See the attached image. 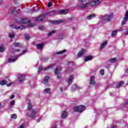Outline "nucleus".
Masks as SVG:
<instances>
[{"label": "nucleus", "instance_id": "13d9d810", "mask_svg": "<svg viewBox=\"0 0 128 128\" xmlns=\"http://www.w3.org/2000/svg\"><path fill=\"white\" fill-rule=\"evenodd\" d=\"M2 2V0H0V2Z\"/></svg>", "mask_w": 128, "mask_h": 128}, {"label": "nucleus", "instance_id": "603ef678", "mask_svg": "<svg viewBox=\"0 0 128 128\" xmlns=\"http://www.w3.org/2000/svg\"><path fill=\"white\" fill-rule=\"evenodd\" d=\"M125 104L126 106H128V100L125 102Z\"/></svg>", "mask_w": 128, "mask_h": 128}, {"label": "nucleus", "instance_id": "a211bd4d", "mask_svg": "<svg viewBox=\"0 0 128 128\" xmlns=\"http://www.w3.org/2000/svg\"><path fill=\"white\" fill-rule=\"evenodd\" d=\"M94 58V57L90 56L85 57L84 60V62H88V60H92Z\"/></svg>", "mask_w": 128, "mask_h": 128}, {"label": "nucleus", "instance_id": "a19ab883", "mask_svg": "<svg viewBox=\"0 0 128 128\" xmlns=\"http://www.w3.org/2000/svg\"><path fill=\"white\" fill-rule=\"evenodd\" d=\"M25 38L28 40H30V36L28 34H25Z\"/></svg>", "mask_w": 128, "mask_h": 128}, {"label": "nucleus", "instance_id": "bb28decb", "mask_svg": "<svg viewBox=\"0 0 128 128\" xmlns=\"http://www.w3.org/2000/svg\"><path fill=\"white\" fill-rule=\"evenodd\" d=\"M128 19H126V18H124L122 22V26H124L126 24V22H128Z\"/></svg>", "mask_w": 128, "mask_h": 128}, {"label": "nucleus", "instance_id": "c756f323", "mask_svg": "<svg viewBox=\"0 0 128 128\" xmlns=\"http://www.w3.org/2000/svg\"><path fill=\"white\" fill-rule=\"evenodd\" d=\"M66 52V50H62V51H60L58 52H56V54H64V52Z\"/></svg>", "mask_w": 128, "mask_h": 128}, {"label": "nucleus", "instance_id": "f8f14e48", "mask_svg": "<svg viewBox=\"0 0 128 128\" xmlns=\"http://www.w3.org/2000/svg\"><path fill=\"white\" fill-rule=\"evenodd\" d=\"M56 64H52L49 66L45 67L44 68H43V70H50V68H54L56 66Z\"/></svg>", "mask_w": 128, "mask_h": 128}, {"label": "nucleus", "instance_id": "20e7f679", "mask_svg": "<svg viewBox=\"0 0 128 128\" xmlns=\"http://www.w3.org/2000/svg\"><path fill=\"white\" fill-rule=\"evenodd\" d=\"M68 12V10H60L58 12L51 11L49 12L48 14L49 16H56V14H66Z\"/></svg>", "mask_w": 128, "mask_h": 128}, {"label": "nucleus", "instance_id": "37998d69", "mask_svg": "<svg viewBox=\"0 0 128 128\" xmlns=\"http://www.w3.org/2000/svg\"><path fill=\"white\" fill-rule=\"evenodd\" d=\"M38 29H39V30H44V26H38Z\"/></svg>", "mask_w": 128, "mask_h": 128}, {"label": "nucleus", "instance_id": "7ed1b4c3", "mask_svg": "<svg viewBox=\"0 0 128 128\" xmlns=\"http://www.w3.org/2000/svg\"><path fill=\"white\" fill-rule=\"evenodd\" d=\"M27 52H28V50H23L22 52L20 54H18V55L15 56H11L8 60V62H14L16 60H18V56H21L24 54H26Z\"/></svg>", "mask_w": 128, "mask_h": 128}, {"label": "nucleus", "instance_id": "5701e85b", "mask_svg": "<svg viewBox=\"0 0 128 128\" xmlns=\"http://www.w3.org/2000/svg\"><path fill=\"white\" fill-rule=\"evenodd\" d=\"M124 84V81H120L117 85H116V88H120L122 84Z\"/></svg>", "mask_w": 128, "mask_h": 128}, {"label": "nucleus", "instance_id": "7c9ffc66", "mask_svg": "<svg viewBox=\"0 0 128 128\" xmlns=\"http://www.w3.org/2000/svg\"><path fill=\"white\" fill-rule=\"evenodd\" d=\"M32 104L30 102H29L28 103V110H32Z\"/></svg>", "mask_w": 128, "mask_h": 128}, {"label": "nucleus", "instance_id": "052dcab7", "mask_svg": "<svg viewBox=\"0 0 128 128\" xmlns=\"http://www.w3.org/2000/svg\"><path fill=\"white\" fill-rule=\"evenodd\" d=\"M110 94V96H112V94Z\"/></svg>", "mask_w": 128, "mask_h": 128}, {"label": "nucleus", "instance_id": "6ab92c4d", "mask_svg": "<svg viewBox=\"0 0 128 128\" xmlns=\"http://www.w3.org/2000/svg\"><path fill=\"white\" fill-rule=\"evenodd\" d=\"M44 43H40L39 44H37L36 48H38V50H42L44 48Z\"/></svg>", "mask_w": 128, "mask_h": 128}, {"label": "nucleus", "instance_id": "9d476101", "mask_svg": "<svg viewBox=\"0 0 128 128\" xmlns=\"http://www.w3.org/2000/svg\"><path fill=\"white\" fill-rule=\"evenodd\" d=\"M106 44H108V40L103 42L100 45V50H102L106 46Z\"/></svg>", "mask_w": 128, "mask_h": 128}, {"label": "nucleus", "instance_id": "f704fd0d", "mask_svg": "<svg viewBox=\"0 0 128 128\" xmlns=\"http://www.w3.org/2000/svg\"><path fill=\"white\" fill-rule=\"evenodd\" d=\"M14 46L16 48H18V46H20V42H16L14 43Z\"/></svg>", "mask_w": 128, "mask_h": 128}, {"label": "nucleus", "instance_id": "5fc2aeb1", "mask_svg": "<svg viewBox=\"0 0 128 128\" xmlns=\"http://www.w3.org/2000/svg\"><path fill=\"white\" fill-rule=\"evenodd\" d=\"M116 126H113L111 127V128H116Z\"/></svg>", "mask_w": 128, "mask_h": 128}, {"label": "nucleus", "instance_id": "423d86ee", "mask_svg": "<svg viewBox=\"0 0 128 128\" xmlns=\"http://www.w3.org/2000/svg\"><path fill=\"white\" fill-rule=\"evenodd\" d=\"M86 110V106H77L74 108V112H82Z\"/></svg>", "mask_w": 128, "mask_h": 128}, {"label": "nucleus", "instance_id": "58836bf2", "mask_svg": "<svg viewBox=\"0 0 128 128\" xmlns=\"http://www.w3.org/2000/svg\"><path fill=\"white\" fill-rule=\"evenodd\" d=\"M100 74H102V76H104V70L102 69L100 70Z\"/></svg>", "mask_w": 128, "mask_h": 128}, {"label": "nucleus", "instance_id": "c03bdc74", "mask_svg": "<svg viewBox=\"0 0 128 128\" xmlns=\"http://www.w3.org/2000/svg\"><path fill=\"white\" fill-rule=\"evenodd\" d=\"M52 2H49L48 5V8H50V6H52Z\"/></svg>", "mask_w": 128, "mask_h": 128}, {"label": "nucleus", "instance_id": "79ce46f5", "mask_svg": "<svg viewBox=\"0 0 128 128\" xmlns=\"http://www.w3.org/2000/svg\"><path fill=\"white\" fill-rule=\"evenodd\" d=\"M59 38H60V40H64V35L63 34H60L59 35Z\"/></svg>", "mask_w": 128, "mask_h": 128}, {"label": "nucleus", "instance_id": "a878e982", "mask_svg": "<svg viewBox=\"0 0 128 128\" xmlns=\"http://www.w3.org/2000/svg\"><path fill=\"white\" fill-rule=\"evenodd\" d=\"M116 34H118V31L116 30H114L112 32L111 36H116Z\"/></svg>", "mask_w": 128, "mask_h": 128}, {"label": "nucleus", "instance_id": "e433bc0d", "mask_svg": "<svg viewBox=\"0 0 128 128\" xmlns=\"http://www.w3.org/2000/svg\"><path fill=\"white\" fill-rule=\"evenodd\" d=\"M117 30V32H122L124 30V28L122 27H120V28L116 30Z\"/></svg>", "mask_w": 128, "mask_h": 128}, {"label": "nucleus", "instance_id": "b1692460", "mask_svg": "<svg viewBox=\"0 0 128 128\" xmlns=\"http://www.w3.org/2000/svg\"><path fill=\"white\" fill-rule=\"evenodd\" d=\"M5 50H6V46H0V52H4Z\"/></svg>", "mask_w": 128, "mask_h": 128}, {"label": "nucleus", "instance_id": "a18cd8bd", "mask_svg": "<svg viewBox=\"0 0 128 128\" xmlns=\"http://www.w3.org/2000/svg\"><path fill=\"white\" fill-rule=\"evenodd\" d=\"M24 126H25V124H23L20 126L19 128H24Z\"/></svg>", "mask_w": 128, "mask_h": 128}, {"label": "nucleus", "instance_id": "473e14b6", "mask_svg": "<svg viewBox=\"0 0 128 128\" xmlns=\"http://www.w3.org/2000/svg\"><path fill=\"white\" fill-rule=\"evenodd\" d=\"M18 118V116L16 114H12L11 115V118H13L14 120H16Z\"/></svg>", "mask_w": 128, "mask_h": 128}, {"label": "nucleus", "instance_id": "6e6d98bb", "mask_svg": "<svg viewBox=\"0 0 128 128\" xmlns=\"http://www.w3.org/2000/svg\"><path fill=\"white\" fill-rule=\"evenodd\" d=\"M60 92H62V88H60Z\"/></svg>", "mask_w": 128, "mask_h": 128}, {"label": "nucleus", "instance_id": "72a5a7b5", "mask_svg": "<svg viewBox=\"0 0 128 128\" xmlns=\"http://www.w3.org/2000/svg\"><path fill=\"white\" fill-rule=\"evenodd\" d=\"M9 36L10 38H14V33H10L9 34Z\"/></svg>", "mask_w": 128, "mask_h": 128}, {"label": "nucleus", "instance_id": "4d7b16f0", "mask_svg": "<svg viewBox=\"0 0 128 128\" xmlns=\"http://www.w3.org/2000/svg\"><path fill=\"white\" fill-rule=\"evenodd\" d=\"M52 128H56V126H54V127H52Z\"/></svg>", "mask_w": 128, "mask_h": 128}, {"label": "nucleus", "instance_id": "393cba45", "mask_svg": "<svg viewBox=\"0 0 128 128\" xmlns=\"http://www.w3.org/2000/svg\"><path fill=\"white\" fill-rule=\"evenodd\" d=\"M6 80H2L0 81V86H6Z\"/></svg>", "mask_w": 128, "mask_h": 128}, {"label": "nucleus", "instance_id": "9b49d317", "mask_svg": "<svg viewBox=\"0 0 128 128\" xmlns=\"http://www.w3.org/2000/svg\"><path fill=\"white\" fill-rule=\"evenodd\" d=\"M74 77L73 76H70L68 78V80L67 81L68 86H70L72 84V82L74 80Z\"/></svg>", "mask_w": 128, "mask_h": 128}, {"label": "nucleus", "instance_id": "09e8293b", "mask_svg": "<svg viewBox=\"0 0 128 128\" xmlns=\"http://www.w3.org/2000/svg\"><path fill=\"white\" fill-rule=\"evenodd\" d=\"M125 72H126V74H128V68L125 69Z\"/></svg>", "mask_w": 128, "mask_h": 128}, {"label": "nucleus", "instance_id": "6e6552de", "mask_svg": "<svg viewBox=\"0 0 128 128\" xmlns=\"http://www.w3.org/2000/svg\"><path fill=\"white\" fill-rule=\"evenodd\" d=\"M62 70V68H57L54 71V74L57 76V78H60L62 76L60 74V72Z\"/></svg>", "mask_w": 128, "mask_h": 128}, {"label": "nucleus", "instance_id": "412c9836", "mask_svg": "<svg viewBox=\"0 0 128 128\" xmlns=\"http://www.w3.org/2000/svg\"><path fill=\"white\" fill-rule=\"evenodd\" d=\"M10 14H16L18 12L16 11V8H12L9 10Z\"/></svg>", "mask_w": 128, "mask_h": 128}, {"label": "nucleus", "instance_id": "2eb2a0df", "mask_svg": "<svg viewBox=\"0 0 128 128\" xmlns=\"http://www.w3.org/2000/svg\"><path fill=\"white\" fill-rule=\"evenodd\" d=\"M90 84H96V81H94V76H92L90 77Z\"/></svg>", "mask_w": 128, "mask_h": 128}, {"label": "nucleus", "instance_id": "c85d7f7f", "mask_svg": "<svg viewBox=\"0 0 128 128\" xmlns=\"http://www.w3.org/2000/svg\"><path fill=\"white\" fill-rule=\"evenodd\" d=\"M56 32V30H53L50 32H48V36H52V34H54Z\"/></svg>", "mask_w": 128, "mask_h": 128}, {"label": "nucleus", "instance_id": "39448f33", "mask_svg": "<svg viewBox=\"0 0 128 128\" xmlns=\"http://www.w3.org/2000/svg\"><path fill=\"white\" fill-rule=\"evenodd\" d=\"M112 18H114V14H110L101 16L100 17V18H101L102 20H104V22H110Z\"/></svg>", "mask_w": 128, "mask_h": 128}, {"label": "nucleus", "instance_id": "bf43d9fd", "mask_svg": "<svg viewBox=\"0 0 128 128\" xmlns=\"http://www.w3.org/2000/svg\"><path fill=\"white\" fill-rule=\"evenodd\" d=\"M1 106L0 103V106Z\"/></svg>", "mask_w": 128, "mask_h": 128}, {"label": "nucleus", "instance_id": "ddd939ff", "mask_svg": "<svg viewBox=\"0 0 128 128\" xmlns=\"http://www.w3.org/2000/svg\"><path fill=\"white\" fill-rule=\"evenodd\" d=\"M24 78H26V76L24 74H20L18 76V80L20 82H24Z\"/></svg>", "mask_w": 128, "mask_h": 128}, {"label": "nucleus", "instance_id": "ea45409f", "mask_svg": "<svg viewBox=\"0 0 128 128\" xmlns=\"http://www.w3.org/2000/svg\"><path fill=\"white\" fill-rule=\"evenodd\" d=\"M124 18L128 20V10L126 12L125 14V17Z\"/></svg>", "mask_w": 128, "mask_h": 128}, {"label": "nucleus", "instance_id": "2f4dec72", "mask_svg": "<svg viewBox=\"0 0 128 128\" xmlns=\"http://www.w3.org/2000/svg\"><path fill=\"white\" fill-rule=\"evenodd\" d=\"M116 60H116V58H112L110 60V62L112 63V62H116Z\"/></svg>", "mask_w": 128, "mask_h": 128}, {"label": "nucleus", "instance_id": "dca6fc26", "mask_svg": "<svg viewBox=\"0 0 128 128\" xmlns=\"http://www.w3.org/2000/svg\"><path fill=\"white\" fill-rule=\"evenodd\" d=\"M63 22L64 21L62 20L51 21V23L53 24H62V22Z\"/></svg>", "mask_w": 128, "mask_h": 128}, {"label": "nucleus", "instance_id": "1a4fd4ad", "mask_svg": "<svg viewBox=\"0 0 128 128\" xmlns=\"http://www.w3.org/2000/svg\"><path fill=\"white\" fill-rule=\"evenodd\" d=\"M47 16L46 14H44L40 16L39 17L36 18H35V22H42V20H44V16Z\"/></svg>", "mask_w": 128, "mask_h": 128}, {"label": "nucleus", "instance_id": "4c0bfd02", "mask_svg": "<svg viewBox=\"0 0 128 128\" xmlns=\"http://www.w3.org/2000/svg\"><path fill=\"white\" fill-rule=\"evenodd\" d=\"M14 104H16V102L12 100L10 102V106H14Z\"/></svg>", "mask_w": 128, "mask_h": 128}, {"label": "nucleus", "instance_id": "aec40b11", "mask_svg": "<svg viewBox=\"0 0 128 128\" xmlns=\"http://www.w3.org/2000/svg\"><path fill=\"white\" fill-rule=\"evenodd\" d=\"M48 80H50V77L48 76H46L42 81V84H48Z\"/></svg>", "mask_w": 128, "mask_h": 128}, {"label": "nucleus", "instance_id": "4be33fe9", "mask_svg": "<svg viewBox=\"0 0 128 128\" xmlns=\"http://www.w3.org/2000/svg\"><path fill=\"white\" fill-rule=\"evenodd\" d=\"M96 18V14H92L88 16L87 18L88 20H90L92 18Z\"/></svg>", "mask_w": 128, "mask_h": 128}, {"label": "nucleus", "instance_id": "f257e3e1", "mask_svg": "<svg viewBox=\"0 0 128 128\" xmlns=\"http://www.w3.org/2000/svg\"><path fill=\"white\" fill-rule=\"evenodd\" d=\"M20 24H26L28 26H26L24 24L20 25V26H14V28L15 30H24L26 28H30V26H34L36 23L32 22L28 18L20 19Z\"/></svg>", "mask_w": 128, "mask_h": 128}, {"label": "nucleus", "instance_id": "cd10ccee", "mask_svg": "<svg viewBox=\"0 0 128 128\" xmlns=\"http://www.w3.org/2000/svg\"><path fill=\"white\" fill-rule=\"evenodd\" d=\"M44 92L45 94H50V88H46L44 90Z\"/></svg>", "mask_w": 128, "mask_h": 128}, {"label": "nucleus", "instance_id": "f3484780", "mask_svg": "<svg viewBox=\"0 0 128 128\" xmlns=\"http://www.w3.org/2000/svg\"><path fill=\"white\" fill-rule=\"evenodd\" d=\"M68 116V112L66 110L62 111V118H66Z\"/></svg>", "mask_w": 128, "mask_h": 128}, {"label": "nucleus", "instance_id": "4468645a", "mask_svg": "<svg viewBox=\"0 0 128 128\" xmlns=\"http://www.w3.org/2000/svg\"><path fill=\"white\" fill-rule=\"evenodd\" d=\"M86 52V50L82 49L77 54L78 58H80L82 56H84V54Z\"/></svg>", "mask_w": 128, "mask_h": 128}, {"label": "nucleus", "instance_id": "f03ea898", "mask_svg": "<svg viewBox=\"0 0 128 128\" xmlns=\"http://www.w3.org/2000/svg\"><path fill=\"white\" fill-rule=\"evenodd\" d=\"M80 3L82 4L80 6L81 8L84 10V8H88V4H90V6H98L100 2H102V0H91V1L86 3V0H78Z\"/></svg>", "mask_w": 128, "mask_h": 128}, {"label": "nucleus", "instance_id": "8fccbe9b", "mask_svg": "<svg viewBox=\"0 0 128 128\" xmlns=\"http://www.w3.org/2000/svg\"><path fill=\"white\" fill-rule=\"evenodd\" d=\"M12 82H10V83H9V84H7V86H12Z\"/></svg>", "mask_w": 128, "mask_h": 128}, {"label": "nucleus", "instance_id": "de8ad7c7", "mask_svg": "<svg viewBox=\"0 0 128 128\" xmlns=\"http://www.w3.org/2000/svg\"><path fill=\"white\" fill-rule=\"evenodd\" d=\"M14 95H12L10 96V100H14Z\"/></svg>", "mask_w": 128, "mask_h": 128}, {"label": "nucleus", "instance_id": "c9c22d12", "mask_svg": "<svg viewBox=\"0 0 128 128\" xmlns=\"http://www.w3.org/2000/svg\"><path fill=\"white\" fill-rule=\"evenodd\" d=\"M42 66H40L38 68V72H42Z\"/></svg>", "mask_w": 128, "mask_h": 128}, {"label": "nucleus", "instance_id": "3c124183", "mask_svg": "<svg viewBox=\"0 0 128 128\" xmlns=\"http://www.w3.org/2000/svg\"><path fill=\"white\" fill-rule=\"evenodd\" d=\"M15 52H20V50L19 49H18V50H15Z\"/></svg>", "mask_w": 128, "mask_h": 128}, {"label": "nucleus", "instance_id": "864d4df0", "mask_svg": "<svg viewBox=\"0 0 128 128\" xmlns=\"http://www.w3.org/2000/svg\"><path fill=\"white\" fill-rule=\"evenodd\" d=\"M74 88H76V86L72 87V90H74Z\"/></svg>", "mask_w": 128, "mask_h": 128}, {"label": "nucleus", "instance_id": "49530a36", "mask_svg": "<svg viewBox=\"0 0 128 128\" xmlns=\"http://www.w3.org/2000/svg\"><path fill=\"white\" fill-rule=\"evenodd\" d=\"M126 30H127V31H126L124 32V34H125V36H128V28L127 29H126Z\"/></svg>", "mask_w": 128, "mask_h": 128}, {"label": "nucleus", "instance_id": "0eeeda50", "mask_svg": "<svg viewBox=\"0 0 128 128\" xmlns=\"http://www.w3.org/2000/svg\"><path fill=\"white\" fill-rule=\"evenodd\" d=\"M38 110H32L30 113L28 114V116L30 118H34L35 116L38 114Z\"/></svg>", "mask_w": 128, "mask_h": 128}]
</instances>
